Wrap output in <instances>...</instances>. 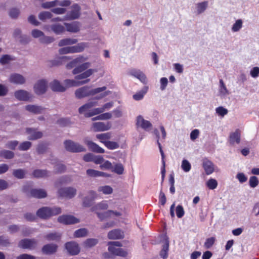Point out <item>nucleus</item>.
<instances>
[{
  "label": "nucleus",
  "instance_id": "nucleus-20",
  "mask_svg": "<svg viewBox=\"0 0 259 259\" xmlns=\"http://www.w3.org/2000/svg\"><path fill=\"white\" fill-rule=\"evenodd\" d=\"M25 109L27 111L32 113L38 114L42 113L45 111L46 109L45 107L41 106L35 105H28L25 106Z\"/></svg>",
  "mask_w": 259,
  "mask_h": 259
},
{
  "label": "nucleus",
  "instance_id": "nucleus-45",
  "mask_svg": "<svg viewBox=\"0 0 259 259\" xmlns=\"http://www.w3.org/2000/svg\"><path fill=\"white\" fill-rule=\"evenodd\" d=\"M32 143L29 141H24L21 143L18 146V149L20 151H27L30 148Z\"/></svg>",
  "mask_w": 259,
  "mask_h": 259
},
{
  "label": "nucleus",
  "instance_id": "nucleus-11",
  "mask_svg": "<svg viewBox=\"0 0 259 259\" xmlns=\"http://www.w3.org/2000/svg\"><path fill=\"white\" fill-rule=\"evenodd\" d=\"M97 197V193L93 190L88 192V195L84 197L82 201V205L85 207H90L93 201Z\"/></svg>",
  "mask_w": 259,
  "mask_h": 259
},
{
  "label": "nucleus",
  "instance_id": "nucleus-6",
  "mask_svg": "<svg viewBox=\"0 0 259 259\" xmlns=\"http://www.w3.org/2000/svg\"><path fill=\"white\" fill-rule=\"evenodd\" d=\"M37 244L35 239H23L19 242L18 246L23 249L33 250L36 248Z\"/></svg>",
  "mask_w": 259,
  "mask_h": 259
},
{
  "label": "nucleus",
  "instance_id": "nucleus-56",
  "mask_svg": "<svg viewBox=\"0 0 259 259\" xmlns=\"http://www.w3.org/2000/svg\"><path fill=\"white\" fill-rule=\"evenodd\" d=\"M96 138L102 141H107V140L110 139L111 134L109 133L98 134L96 135Z\"/></svg>",
  "mask_w": 259,
  "mask_h": 259
},
{
  "label": "nucleus",
  "instance_id": "nucleus-18",
  "mask_svg": "<svg viewBox=\"0 0 259 259\" xmlns=\"http://www.w3.org/2000/svg\"><path fill=\"white\" fill-rule=\"evenodd\" d=\"M58 246L53 243H49L45 245L41 248L42 252L47 255H50L56 252Z\"/></svg>",
  "mask_w": 259,
  "mask_h": 259
},
{
  "label": "nucleus",
  "instance_id": "nucleus-8",
  "mask_svg": "<svg viewBox=\"0 0 259 259\" xmlns=\"http://www.w3.org/2000/svg\"><path fill=\"white\" fill-rule=\"evenodd\" d=\"M15 97L20 101H28L32 99L33 96L28 91L24 90H19L14 93Z\"/></svg>",
  "mask_w": 259,
  "mask_h": 259
},
{
  "label": "nucleus",
  "instance_id": "nucleus-25",
  "mask_svg": "<svg viewBox=\"0 0 259 259\" xmlns=\"http://www.w3.org/2000/svg\"><path fill=\"white\" fill-rule=\"evenodd\" d=\"M85 143L88 146L89 148L92 151L98 153H104V150L93 142L85 140Z\"/></svg>",
  "mask_w": 259,
  "mask_h": 259
},
{
  "label": "nucleus",
  "instance_id": "nucleus-5",
  "mask_svg": "<svg viewBox=\"0 0 259 259\" xmlns=\"http://www.w3.org/2000/svg\"><path fill=\"white\" fill-rule=\"evenodd\" d=\"M76 189L74 187H63L58 190V194L59 197L71 199L76 195Z\"/></svg>",
  "mask_w": 259,
  "mask_h": 259
},
{
  "label": "nucleus",
  "instance_id": "nucleus-24",
  "mask_svg": "<svg viewBox=\"0 0 259 259\" xmlns=\"http://www.w3.org/2000/svg\"><path fill=\"white\" fill-rule=\"evenodd\" d=\"M50 87L54 92H63L66 89V87L62 85L57 80H54L52 81L50 84Z\"/></svg>",
  "mask_w": 259,
  "mask_h": 259
},
{
  "label": "nucleus",
  "instance_id": "nucleus-51",
  "mask_svg": "<svg viewBox=\"0 0 259 259\" xmlns=\"http://www.w3.org/2000/svg\"><path fill=\"white\" fill-rule=\"evenodd\" d=\"M58 1L55 0L52 2H47L41 4V7L44 9H50L57 6Z\"/></svg>",
  "mask_w": 259,
  "mask_h": 259
},
{
  "label": "nucleus",
  "instance_id": "nucleus-28",
  "mask_svg": "<svg viewBox=\"0 0 259 259\" xmlns=\"http://www.w3.org/2000/svg\"><path fill=\"white\" fill-rule=\"evenodd\" d=\"M97 72V70L96 69H88L86 71L81 72V73L76 75L75 79L76 80L85 79L91 76L94 73Z\"/></svg>",
  "mask_w": 259,
  "mask_h": 259
},
{
  "label": "nucleus",
  "instance_id": "nucleus-9",
  "mask_svg": "<svg viewBox=\"0 0 259 259\" xmlns=\"http://www.w3.org/2000/svg\"><path fill=\"white\" fill-rule=\"evenodd\" d=\"M136 125L137 127H140L146 131L151 130L152 127L151 123L149 121L144 119L141 115L137 116Z\"/></svg>",
  "mask_w": 259,
  "mask_h": 259
},
{
  "label": "nucleus",
  "instance_id": "nucleus-54",
  "mask_svg": "<svg viewBox=\"0 0 259 259\" xmlns=\"http://www.w3.org/2000/svg\"><path fill=\"white\" fill-rule=\"evenodd\" d=\"M98 243V240L95 238L88 239L84 242L85 246L87 247H92Z\"/></svg>",
  "mask_w": 259,
  "mask_h": 259
},
{
  "label": "nucleus",
  "instance_id": "nucleus-59",
  "mask_svg": "<svg viewBox=\"0 0 259 259\" xmlns=\"http://www.w3.org/2000/svg\"><path fill=\"white\" fill-rule=\"evenodd\" d=\"M47 146L46 144L40 143L38 144L36 148V151L38 154H43L46 152Z\"/></svg>",
  "mask_w": 259,
  "mask_h": 259
},
{
  "label": "nucleus",
  "instance_id": "nucleus-44",
  "mask_svg": "<svg viewBox=\"0 0 259 259\" xmlns=\"http://www.w3.org/2000/svg\"><path fill=\"white\" fill-rule=\"evenodd\" d=\"M243 25V21L241 19H238L236 21L235 23L233 25L231 30L233 32L239 31Z\"/></svg>",
  "mask_w": 259,
  "mask_h": 259
},
{
  "label": "nucleus",
  "instance_id": "nucleus-13",
  "mask_svg": "<svg viewBox=\"0 0 259 259\" xmlns=\"http://www.w3.org/2000/svg\"><path fill=\"white\" fill-rule=\"evenodd\" d=\"M65 246L68 252L71 255H76L80 251V248L78 244L74 241L67 242Z\"/></svg>",
  "mask_w": 259,
  "mask_h": 259
},
{
  "label": "nucleus",
  "instance_id": "nucleus-22",
  "mask_svg": "<svg viewBox=\"0 0 259 259\" xmlns=\"http://www.w3.org/2000/svg\"><path fill=\"white\" fill-rule=\"evenodd\" d=\"M108 208V204L106 201H102L100 202L95 204L91 208V211L95 212L96 214L97 212H100L101 210H104L107 209Z\"/></svg>",
  "mask_w": 259,
  "mask_h": 259
},
{
  "label": "nucleus",
  "instance_id": "nucleus-47",
  "mask_svg": "<svg viewBox=\"0 0 259 259\" xmlns=\"http://www.w3.org/2000/svg\"><path fill=\"white\" fill-rule=\"evenodd\" d=\"M53 15L50 12L43 11L40 12L38 15V18L42 21H45L46 19H50L52 17Z\"/></svg>",
  "mask_w": 259,
  "mask_h": 259
},
{
  "label": "nucleus",
  "instance_id": "nucleus-61",
  "mask_svg": "<svg viewBox=\"0 0 259 259\" xmlns=\"http://www.w3.org/2000/svg\"><path fill=\"white\" fill-rule=\"evenodd\" d=\"M216 113L222 117H224L225 115H226L228 111L227 109L224 108L222 106L219 107L215 109Z\"/></svg>",
  "mask_w": 259,
  "mask_h": 259
},
{
  "label": "nucleus",
  "instance_id": "nucleus-26",
  "mask_svg": "<svg viewBox=\"0 0 259 259\" xmlns=\"http://www.w3.org/2000/svg\"><path fill=\"white\" fill-rule=\"evenodd\" d=\"M208 6V1H203L202 2L198 3L195 5V9L196 13L200 15L205 12Z\"/></svg>",
  "mask_w": 259,
  "mask_h": 259
},
{
  "label": "nucleus",
  "instance_id": "nucleus-10",
  "mask_svg": "<svg viewBox=\"0 0 259 259\" xmlns=\"http://www.w3.org/2000/svg\"><path fill=\"white\" fill-rule=\"evenodd\" d=\"M58 221L64 225H70L79 223V220L71 215H63L58 217Z\"/></svg>",
  "mask_w": 259,
  "mask_h": 259
},
{
  "label": "nucleus",
  "instance_id": "nucleus-2",
  "mask_svg": "<svg viewBox=\"0 0 259 259\" xmlns=\"http://www.w3.org/2000/svg\"><path fill=\"white\" fill-rule=\"evenodd\" d=\"M107 88L105 86L90 90V87L84 86L77 89L75 92V96L77 99H82L90 96H94L105 91Z\"/></svg>",
  "mask_w": 259,
  "mask_h": 259
},
{
  "label": "nucleus",
  "instance_id": "nucleus-37",
  "mask_svg": "<svg viewBox=\"0 0 259 259\" xmlns=\"http://www.w3.org/2000/svg\"><path fill=\"white\" fill-rule=\"evenodd\" d=\"M61 237V234L58 232H52L47 234L45 238L48 241H58Z\"/></svg>",
  "mask_w": 259,
  "mask_h": 259
},
{
  "label": "nucleus",
  "instance_id": "nucleus-58",
  "mask_svg": "<svg viewBox=\"0 0 259 259\" xmlns=\"http://www.w3.org/2000/svg\"><path fill=\"white\" fill-rule=\"evenodd\" d=\"M259 183L257 178L255 176H252L250 178L249 180V184L250 187L255 188Z\"/></svg>",
  "mask_w": 259,
  "mask_h": 259
},
{
  "label": "nucleus",
  "instance_id": "nucleus-34",
  "mask_svg": "<svg viewBox=\"0 0 259 259\" xmlns=\"http://www.w3.org/2000/svg\"><path fill=\"white\" fill-rule=\"evenodd\" d=\"M49 171L46 169H35L33 172V175L37 178H47L50 176Z\"/></svg>",
  "mask_w": 259,
  "mask_h": 259
},
{
  "label": "nucleus",
  "instance_id": "nucleus-29",
  "mask_svg": "<svg viewBox=\"0 0 259 259\" xmlns=\"http://www.w3.org/2000/svg\"><path fill=\"white\" fill-rule=\"evenodd\" d=\"M64 25L66 26L67 31L70 32L76 33L80 30L79 23L76 22L72 23H65Z\"/></svg>",
  "mask_w": 259,
  "mask_h": 259
},
{
  "label": "nucleus",
  "instance_id": "nucleus-41",
  "mask_svg": "<svg viewBox=\"0 0 259 259\" xmlns=\"http://www.w3.org/2000/svg\"><path fill=\"white\" fill-rule=\"evenodd\" d=\"M8 14L11 18L16 19L18 18L20 14V10L17 8H12L9 10Z\"/></svg>",
  "mask_w": 259,
  "mask_h": 259
},
{
  "label": "nucleus",
  "instance_id": "nucleus-48",
  "mask_svg": "<svg viewBox=\"0 0 259 259\" xmlns=\"http://www.w3.org/2000/svg\"><path fill=\"white\" fill-rule=\"evenodd\" d=\"M112 117V114L110 113L107 112L105 113L101 114L95 117H94L92 119L93 121L97 120H107L109 119Z\"/></svg>",
  "mask_w": 259,
  "mask_h": 259
},
{
  "label": "nucleus",
  "instance_id": "nucleus-62",
  "mask_svg": "<svg viewBox=\"0 0 259 259\" xmlns=\"http://www.w3.org/2000/svg\"><path fill=\"white\" fill-rule=\"evenodd\" d=\"M59 53L60 54H66L69 53H74L73 47H67L61 48L59 50Z\"/></svg>",
  "mask_w": 259,
  "mask_h": 259
},
{
  "label": "nucleus",
  "instance_id": "nucleus-19",
  "mask_svg": "<svg viewBox=\"0 0 259 259\" xmlns=\"http://www.w3.org/2000/svg\"><path fill=\"white\" fill-rule=\"evenodd\" d=\"M71 8L72 10L67 13V17L70 20L77 19L80 15V7L77 4H74Z\"/></svg>",
  "mask_w": 259,
  "mask_h": 259
},
{
  "label": "nucleus",
  "instance_id": "nucleus-43",
  "mask_svg": "<svg viewBox=\"0 0 259 259\" xmlns=\"http://www.w3.org/2000/svg\"><path fill=\"white\" fill-rule=\"evenodd\" d=\"M112 210H109L104 212H97V216L100 221H102L106 219L110 218L112 217Z\"/></svg>",
  "mask_w": 259,
  "mask_h": 259
},
{
  "label": "nucleus",
  "instance_id": "nucleus-40",
  "mask_svg": "<svg viewBox=\"0 0 259 259\" xmlns=\"http://www.w3.org/2000/svg\"><path fill=\"white\" fill-rule=\"evenodd\" d=\"M148 87L145 86L140 91L133 95V98L137 101H139L143 99L144 95L147 92Z\"/></svg>",
  "mask_w": 259,
  "mask_h": 259
},
{
  "label": "nucleus",
  "instance_id": "nucleus-3",
  "mask_svg": "<svg viewBox=\"0 0 259 259\" xmlns=\"http://www.w3.org/2000/svg\"><path fill=\"white\" fill-rule=\"evenodd\" d=\"M61 212V209L58 207H42L36 212L37 215L42 219H48L52 216L57 215Z\"/></svg>",
  "mask_w": 259,
  "mask_h": 259
},
{
  "label": "nucleus",
  "instance_id": "nucleus-38",
  "mask_svg": "<svg viewBox=\"0 0 259 259\" xmlns=\"http://www.w3.org/2000/svg\"><path fill=\"white\" fill-rule=\"evenodd\" d=\"M14 153L10 150L3 149L0 150V157L7 159H11L14 157Z\"/></svg>",
  "mask_w": 259,
  "mask_h": 259
},
{
  "label": "nucleus",
  "instance_id": "nucleus-27",
  "mask_svg": "<svg viewBox=\"0 0 259 259\" xmlns=\"http://www.w3.org/2000/svg\"><path fill=\"white\" fill-rule=\"evenodd\" d=\"M97 102L96 101H90L80 107L78 109V112L79 114H84L87 112L94 106L97 105Z\"/></svg>",
  "mask_w": 259,
  "mask_h": 259
},
{
  "label": "nucleus",
  "instance_id": "nucleus-30",
  "mask_svg": "<svg viewBox=\"0 0 259 259\" xmlns=\"http://www.w3.org/2000/svg\"><path fill=\"white\" fill-rule=\"evenodd\" d=\"M169 249V240L167 237L164 240V243L160 252V256L163 259H166L168 256V251Z\"/></svg>",
  "mask_w": 259,
  "mask_h": 259
},
{
  "label": "nucleus",
  "instance_id": "nucleus-33",
  "mask_svg": "<svg viewBox=\"0 0 259 259\" xmlns=\"http://www.w3.org/2000/svg\"><path fill=\"white\" fill-rule=\"evenodd\" d=\"M72 47L74 53H80L83 52L85 48H89L90 44L89 42H81Z\"/></svg>",
  "mask_w": 259,
  "mask_h": 259
},
{
  "label": "nucleus",
  "instance_id": "nucleus-63",
  "mask_svg": "<svg viewBox=\"0 0 259 259\" xmlns=\"http://www.w3.org/2000/svg\"><path fill=\"white\" fill-rule=\"evenodd\" d=\"M176 214L178 218H182L185 213V211L183 206L181 205H179L177 206L176 209Z\"/></svg>",
  "mask_w": 259,
  "mask_h": 259
},
{
  "label": "nucleus",
  "instance_id": "nucleus-1",
  "mask_svg": "<svg viewBox=\"0 0 259 259\" xmlns=\"http://www.w3.org/2000/svg\"><path fill=\"white\" fill-rule=\"evenodd\" d=\"M84 61V58L82 56H79L67 65V68L68 69H71L75 67L72 71L73 74H77L82 72L86 71L87 69L91 67V64L90 62H85L81 64Z\"/></svg>",
  "mask_w": 259,
  "mask_h": 259
},
{
  "label": "nucleus",
  "instance_id": "nucleus-16",
  "mask_svg": "<svg viewBox=\"0 0 259 259\" xmlns=\"http://www.w3.org/2000/svg\"><path fill=\"white\" fill-rule=\"evenodd\" d=\"M26 132L29 135L28 139L29 140H36L41 138L43 136L41 132L36 131L35 129L32 128H27Z\"/></svg>",
  "mask_w": 259,
  "mask_h": 259
},
{
  "label": "nucleus",
  "instance_id": "nucleus-35",
  "mask_svg": "<svg viewBox=\"0 0 259 259\" xmlns=\"http://www.w3.org/2000/svg\"><path fill=\"white\" fill-rule=\"evenodd\" d=\"M203 167L207 175H210L214 171V165L210 161L204 160L203 163Z\"/></svg>",
  "mask_w": 259,
  "mask_h": 259
},
{
  "label": "nucleus",
  "instance_id": "nucleus-53",
  "mask_svg": "<svg viewBox=\"0 0 259 259\" xmlns=\"http://www.w3.org/2000/svg\"><path fill=\"white\" fill-rule=\"evenodd\" d=\"M54 41V37L52 36H46L43 34V36L39 39V41L42 44H50Z\"/></svg>",
  "mask_w": 259,
  "mask_h": 259
},
{
  "label": "nucleus",
  "instance_id": "nucleus-23",
  "mask_svg": "<svg viewBox=\"0 0 259 259\" xmlns=\"http://www.w3.org/2000/svg\"><path fill=\"white\" fill-rule=\"evenodd\" d=\"M108 237L110 239H120L124 237V234L119 229H114L108 232Z\"/></svg>",
  "mask_w": 259,
  "mask_h": 259
},
{
  "label": "nucleus",
  "instance_id": "nucleus-31",
  "mask_svg": "<svg viewBox=\"0 0 259 259\" xmlns=\"http://www.w3.org/2000/svg\"><path fill=\"white\" fill-rule=\"evenodd\" d=\"M220 86L219 89V96L223 98H225L229 94V92L227 90L223 79H221L219 81Z\"/></svg>",
  "mask_w": 259,
  "mask_h": 259
},
{
  "label": "nucleus",
  "instance_id": "nucleus-36",
  "mask_svg": "<svg viewBox=\"0 0 259 259\" xmlns=\"http://www.w3.org/2000/svg\"><path fill=\"white\" fill-rule=\"evenodd\" d=\"M77 41V39L75 38H66L61 39L58 43V46L60 47H63L65 46L72 45L76 44Z\"/></svg>",
  "mask_w": 259,
  "mask_h": 259
},
{
  "label": "nucleus",
  "instance_id": "nucleus-15",
  "mask_svg": "<svg viewBox=\"0 0 259 259\" xmlns=\"http://www.w3.org/2000/svg\"><path fill=\"white\" fill-rule=\"evenodd\" d=\"M111 124L108 122L105 123L103 122H94L92 124V128L94 132H101L109 130L111 128Z\"/></svg>",
  "mask_w": 259,
  "mask_h": 259
},
{
  "label": "nucleus",
  "instance_id": "nucleus-49",
  "mask_svg": "<svg viewBox=\"0 0 259 259\" xmlns=\"http://www.w3.org/2000/svg\"><path fill=\"white\" fill-rule=\"evenodd\" d=\"M88 230L85 228H81L76 230L74 232V236L75 237L79 238L87 236Z\"/></svg>",
  "mask_w": 259,
  "mask_h": 259
},
{
  "label": "nucleus",
  "instance_id": "nucleus-21",
  "mask_svg": "<svg viewBox=\"0 0 259 259\" xmlns=\"http://www.w3.org/2000/svg\"><path fill=\"white\" fill-rule=\"evenodd\" d=\"M31 196L36 198H44L47 197V192L42 189H33L30 191Z\"/></svg>",
  "mask_w": 259,
  "mask_h": 259
},
{
  "label": "nucleus",
  "instance_id": "nucleus-60",
  "mask_svg": "<svg viewBox=\"0 0 259 259\" xmlns=\"http://www.w3.org/2000/svg\"><path fill=\"white\" fill-rule=\"evenodd\" d=\"M218 186L217 181L213 179H210L207 182V186L211 190L214 189Z\"/></svg>",
  "mask_w": 259,
  "mask_h": 259
},
{
  "label": "nucleus",
  "instance_id": "nucleus-50",
  "mask_svg": "<svg viewBox=\"0 0 259 259\" xmlns=\"http://www.w3.org/2000/svg\"><path fill=\"white\" fill-rule=\"evenodd\" d=\"M13 58L9 55H4L0 58V63L2 65L9 64Z\"/></svg>",
  "mask_w": 259,
  "mask_h": 259
},
{
  "label": "nucleus",
  "instance_id": "nucleus-32",
  "mask_svg": "<svg viewBox=\"0 0 259 259\" xmlns=\"http://www.w3.org/2000/svg\"><path fill=\"white\" fill-rule=\"evenodd\" d=\"M50 28L55 34L59 35L63 33L65 30L64 26L59 23H56L50 25Z\"/></svg>",
  "mask_w": 259,
  "mask_h": 259
},
{
  "label": "nucleus",
  "instance_id": "nucleus-39",
  "mask_svg": "<svg viewBox=\"0 0 259 259\" xmlns=\"http://www.w3.org/2000/svg\"><path fill=\"white\" fill-rule=\"evenodd\" d=\"M99 192H101L105 195H109L113 193V190L111 187L108 185L101 186L98 188Z\"/></svg>",
  "mask_w": 259,
  "mask_h": 259
},
{
  "label": "nucleus",
  "instance_id": "nucleus-7",
  "mask_svg": "<svg viewBox=\"0 0 259 259\" xmlns=\"http://www.w3.org/2000/svg\"><path fill=\"white\" fill-rule=\"evenodd\" d=\"M48 88V82L45 79L38 80L34 85L33 90L35 93L38 95L44 94Z\"/></svg>",
  "mask_w": 259,
  "mask_h": 259
},
{
  "label": "nucleus",
  "instance_id": "nucleus-42",
  "mask_svg": "<svg viewBox=\"0 0 259 259\" xmlns=\"http://www.w3.org/2000/svg\"><path fill=\"white\" fill-rule=\"evenodd\" d=\"M26 171L23 169H14L13 171V176L17 179H22L25 178L26 174Z\"/></svg>",
  "mask_w": 259,
  "mask_h": 259
},
{
  "label": "nucleus",
  "instance_id": "nucleus-46",
  "mask_svg": "<svg viewBox=\"0 0 259 259\" xmlns=\"http://www.w3.org/2000/svg\"><path fill=\"white\" fill-rule=\"evenodd\" d=\"M103 143L109 149L114 150L119 148V144L113 141H102Z\"/></svg>",
  "mask_w": 259,
  "mask_h": 259
},
{
  "label": "nucleus",
  "instance_id": "nucleus-12",
  "mask_svg": "<svg viewBox=\"0 0 259 259\" xmlns=\"http://www.w3.org/2000/svg\"><path fill=\"white\" fill-rule=\"evenodd\" d=\"M26 78L22 75L14 73L10 75L9 77V81L11 83L18 84V85H22L24 84L26 82Z\"/></svg>",
  "mask_w": 259,
  "mask_h": 259
},
{
  "label": "nucleus",
  "instance_id": "nucleus-57",
  "mask_svg": "<svg viewBox=\"0 0 259 259\" xmlns=\"http://www.w3.org/2000/svg\"><path fill=\"white\" fill-rule=\"evenodd\" d=\"M124 167L122 164L117 163L114 165L113 171L117 174L118 175H121L123 174Z\"/></svg>",
  "mask_w": 259,
  "mask_h": 259
},
{
  "label": "nucleus",
  "instance_id": "nucleus-4",
  "mask_svg": "<svg viewBox=\"0 0 259 259\" xmlns=\"http://www.w3.org/2000/svg\"><path fill=\"white\" fill-rule=\"evenodd\" d=\"M64 144L66 150L70 152L77 153L86 151V149L83 146L71 140H66Z\"/></svg>",
  "mask_w": 259,
  "mask_h": 259
},
{
  "label": "nucleus",
  "instance_id": "nucleus-55",
  "mask_svg": "<svg viewBox=\"0 0 259 259\" xmlns=\"http://www.w3.org/2000/svg\"><path fill=\"white\" fill-rule=\"evenodd\" d=\"M181 167L184 171L188 172L191 169V165L187 160L184 159L182 161Z\"/></svg>",
  "mask_w": 259,
  "mask_h": 259
},
{
  "label": "nucleus",
  "instance_id": "nucleus-64",
  "mask_svg": "<svg viewBox=\"0 0 259 259\" xmlns=\"http://www.w3.org/2000/svg\"><path fill=\"white\" fill-rule=\"evenodd\" d=\"M215 241V238L214 237H210L209 238H207L204 244V247L207 248L209 249L214 244Z\"/></svg>",
  "mask_w": 259,
  "mask_h": 259
},
{
  "label": "nucleus",
  "instance_id": "nucleus-14",
  "mask_svg": "<svg viewBox=\"0 0 259 259\" xmlns=\"http://www.w3.org/2000/svg\"><path fill=\"white\" fill-rule=\"evenodd\" d=\"M228 141L231 145H234L235 144H239L241 141L240 130L236 129L234 132L230 133Z\"/></svg>",
  "mask_w": 259,
  "mask_h": 259
},
{
  "label": "nucleus",
  "instance_id": "nucleus-52",
  "mask_svg": "<svg viewBox=\"0 0 259 259\" xmlns=\"http://www.w3.org/2000/svg\"><path fill=\"white\" fill-rule=\"evenodd\" d=\"M19 145V142L17 140L9 141L5 145V147L11 150H15Z\"/></svg>",
  "mask_w": 259,
  "mask_h": 259
},
{
  "label": "nucleus",
  "instance_id": "nucleus-17",
  "mask_svg": "<svg viewBox=\"0 0 259 259\" xmlns=\"http://www.w3.org/2000/svg\"><path fill=\"white\" fill-rule=\"evenodd\" d=\"M130 74L139 79L144 84L147 83V79L145 74L141 70L132 69L130 71Z\"/></svg>",
  "mask_w": 259,
  "mask_h": 259
}]
</instances>
